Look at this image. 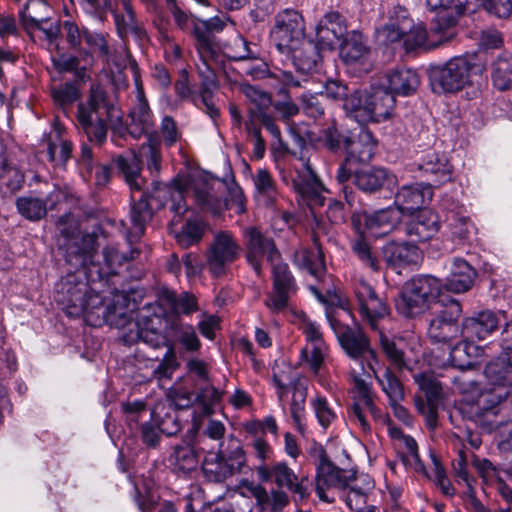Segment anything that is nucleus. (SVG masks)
Listing matches in <instances>:
<instances>
[{
    "label": "nucleus",
    "instance_id": "obj_1",
    "mask_svg": "<svg viewBox=\"0 0 512 512\" xmlns=\"http://www.w3.org/2000/svg\"><path fill=\"white\" fill-rule=\"evenodd\" d=\"M336 334L342 349L353 362L350 366V375L355 395L351 417L364 432H370L367 414L377 417L379 411L373 401L370 374L365 368V363L369 370L374 371V365L378 364L377 354L371 348L368 337L359 329L346 327Z\"/></svg>",
    "mask_w": 512,
    "mask_h": 512
},
{
    "label": "nucleus",
    "instance_id": "obj_2",
    "mask_svg": "<svg viewBox=\"0 0 512 512\" xmlns=\"http://www.w3.org/2000/svg\"><path fill=\"white\" fill-rule=\"evenodd\" d=\"M116 164L131 190L130 222L132 228L127 232V240L132 243L138 240L145 231L146 224L151 220L156 202L151 200V195L142 193L145 179L141 175L140 160L133 154L130 157L119 156Z\"/></svg>",
    "mask_w": 512,
    "mask_h": 512
},
{
    "label": "nucleus",
    "instance_id": "obj_3",
    "mask_svg": "<svg viewBox=\"0 0 512 512\" xmlns=\"http://www.w3.org/2000/svg\"><path fill=\"white\" fill-rule=\"evenodd\" d=\"M485 375L494 386L481 392L475 403V415L486 417L490 425L499 412V404L510 395L512 378V350H502V353L485 367Z\"/></svg>",
    "mask_w": 512,
    "mask_h": 512
},
{
    "label": "nucleus",
    "instance_id": "obj_4",
    "mask_svg": "<svg viewBox=\"0 0 512 512\" xmlns=\"http://www.w3.org/2000/svg\"><path fill=\"white\" fill-rule=\"evenodd\" d=\"M121 119L118 107L100 86H92L89 97L79 103L77 120L90 141L103 143L107 136V123Z\"/></svg>",
    "mask_w": 512,
    "mask_h": 512
},
{
    "label": "nucleus",
    "instance_id": "obj_5",
    "mask_svg": "<svg viewBox=\"0 0 512 512\" xmlns=\"http://www.w3.org/2000/svg\"><path fill=\"white\" fill-rule=\"evenodd\" d=\"M56 301L70 317L84 315L87 319L103 306V299L90 291L87 282L76 274H67L56 285Z\"/></svg>",
    "mask_w": 512,
    "mask_h": 512
},
{
    "label": "nucleus",
    "instance_id": "obj_6",
    "mask_svg": "<svg viewBox=\"0 0 512 512\" xmlns=\"http://www.w3.org/2000/svg\"><path fill=\"white\" fill-rule=\"evenodd\" d=\"M197 50L201 58V65H198V73L201 78L199 100L205 107L206 114L213 120L219 117V109L213 101V93L217 89V80L212 66L218 62L219 54L215 39L206 31L195 28Z\"/></svg>",
    "mask_w": 512,
    "mask_h": 512
},
{
    "label": "nucleus",
    "instance_id": "obj_7",
    "mask_svg": "<svg viewBox=\"0 0 512 512\" xmlns=\"http://www.w3.org/2000/svg\"><path fill=\"white\" fill-rule=\"evenodd\" d=\"M217 181L209 175H200L193 179L194 197L203 211L214 216L221 215L225 210H232L236 214L246 211V198L242 189L234 185L229 188V197L222 200L215 191Z\"/></svg>",
    "mask_w": 512,
    "mask_h": 512
},
{
    "label": "nucleus",
    "instance_id": "obj_8",
    "mask_svg": "<svg viewBox=\"0 0 512 512\" xmlns=\"http://www.w3.org/2000/svg\"><path fill=\"white\" fill-rule=\"evenodd\" d=\"M439 279L431 275H423L407 281L396 301L398 312L405 317H414L425 310L441 291Z\"/></svg>",
    "mask_w": 512,
    "mask_h": 512
},
{
    "label": "nucleus",
    "instance_id": "obj_9",
    "mask_svg": "<svg viewBox=\"0 0 512 512\" xmlns=\"http://www.w3.org/2000/svg\"><path fill=\"white\" fill-rule=\"evenodd\" d=\"M499 325L497 316L492 311H481L467 317L462 322V342L456 344L450 353L451 364L461 370L472 366L469 359H462L466 344L476 340H484L490 336Z\"/></svg>",
    "mask_w": 512,
    "mask_h": 512
},
{
    "label": "nucleus",
    "instance_id": "obj_10",
    "mask_svg": "<svg viewBox=\"0 0 512 512\" xmlns=\"http://www.w3.org/2000/svg\"><path fill=\"white\" fill-rule=\"evenodd\" d=\"M475 68L474 57L456 56L430 71L432 89L436 93L456 92L469 85Z\"/></svg>",
    "mask_w": 512,
    "mask_h": 512
},
{
    "label": "nucleus",
    "instance_id": "obj_11",
    "mask_svg": "<svg viewBox=\"0 0 512 512\" xmlns=\"http://www.w3.org/2000/svg\"><path fill=\"white\" fill-rule=\"evenodd\" d=\"M435 316L430 320L428 336L434 343L448 344L452 341L462 340V325L457 320L462 314L458 301L451 299L448 303H435Z\"/></svg>",
    "mask_w": 512,
    "mask_h": 512
},
{
    "label": "nucleus",
    "instance_id": "obj_12",
    "mask_svg": "<svg viewBox=\"0 0 512 512\" xmlns=\"http://www.w3.org/2000/svg\"><path fill=\"white\" fill-rule=\"evenodd\" d=\"M245 246V258L257 275H261L263 261L274 263L280 260V252L274 240L266 236L256 226H247L241 229Z\"/></svg>",
    "mask_w": 512,
    "mask_h": 512
},
{
    "label": "nucleus",
    "instance_id": "obj_13",
    "mask_svg": "<svg viewBox=\"0 0 512 512\" xmlns=\"http://www.w3.org/2000/svg\"><path fill=\"white\" fill-rule=\"evenodd\" d=\"M271 37L280 53L296 49L306 39L303 16L293 9L279 12L274 19Z\"/></svg>",
    "mask_w": 512,
    "mask_h": 512
},
{
    "label": "nucleus",
    "instance_id": "obj_14",
    "mask_svg": "<svg viewBox=\"0 0 512 512\" xmlns=\"http://www.w3.org/2000/svg\"><path fill=\"white\" fill-rule=\"evenodd\" d=\"M295 173L292 185L300 200L312 211L322 207L326 200L324 193L327 190L317 177L311 159L301 157L300 165L295 166Z\"/></svg>",
    "mask_w": 512,
    "mask_h": 512
},
{
    "label": "nucleus",
    "instance_id": "obj_15",
    "mask_svg": "<svg viewBox=\"0 0 512 512\" xmlns=\"http://www.w3.org/2000/svg\"><path fill=\"white\" fill-rule=\"evenodd\" d=\"M242 247L234 234L228 230L217 231L207 252V266L210 273L219 277L227 267L240 257Z\"/></svg>",
    "mask_w": 512,
    "mask_h": 512
},
{
    "label": "nucleus",
    "instance_id": "obj_16",
    "mask_svg": "<svg viewBox=\"0 0 512 512\" xmlns=\"http://www.w3.org/2000/svg\"><path fill=\"white\" fill-rule=\"evenodd\" d=\"M256 475L261 482H273L277 488H286L294 495V501H303L310 495L305 480L299 479L286 462L262 464L256 467Z\"/></svg>",
    "mask_w": 512,
    "mask_h": 512
},
{
    "label": "nucleus",
    "instance_id": "obj_17",
    "mask_svg": "<svg viewBox=\"0 0 512 512\" xmlns=\"http://www.w3.org/2000/svg\"><path fill=\"white\" fill-rule=\"evenodd\" d=\"M340 58L349 68L368 73L374 67L373 49L359 31L348 32L340 44Z\"/></svg>",
    "mask_w": 512,
    "mask_h": 512
},
{
    "label": "nucleus",
    "instance_id": "obj_18",
    "mask_svg": "<svg viewBox=\"0 0 512 512\" xmlns=\"http://www.w3.org/2000/svg\"><path fill=\"white\" fill-rule=\"evenodd\" d=\"M413 378L419 389L425 394V398L415 397L416 409L424 417L427 427L430 430H435L438 425V410L442 400V386L429 373H417Z\"/></svg>",
    "mask_w": 512,
    "mask_h": 512
},
{
    "label": "nucleus",
    "instance_id": "obj_19",
    "mask_svg": "<svg viewBox=\"0 0 512 512\" xmlns=\"http://www.w3.org/2000/svg\"><path fill=\"white\" fill-rule=\"evenodd\" d=\"M272 266V291L265 299V306L274 314L283 312L289 307V300L297 291L295 278L286 263L281 259L270 263Z\"/></svg>",
    "mask_w": 512,
    "mask_h": 512
},
{
    "label": "nucleus",
    "instance_id": "obj_20",
    "mask_svg": "<svg viewBox=\"0 0 512 512\" xmlns=\"http://www.w3.org/2000/svg\"><path fill=\"white\" fill-rule=\"evenodd\" d=\"M353 481H358L355 471L336 467L327 459L324 451H321L316 474V493L320 500L332 502L328 498L326 490L330 488L344 490Z\"/></svg>",
    "mask_w": 512,
    "mask_h": 512
},
{
    "label": "nucleus",
    "instance_id": "obj_21",
    "mask_svg": "<svg viewBox=\"0 0 512 512\" xmlns=\"http://www.w3.org/2000/svg\"><path fill=\"white\" fill-rule=\"evenodd\" d=\"M353 286L362 318L376 329L377 321L389 314L388 305L378 297L373 287L364 278H355Z\"/></svg>",
    "mask_w": 512,
    "mask_h": 512
},
{
    "label": "nucleus",
    "instance_id": "obj_22",
    "mask_svg": "<svg viewBox=\"0 0 512 512\" xmlns=\"http://www.w3.org/2000/svg\"><path fill=\"white\" fill-rule=\"evenodd\" d=\"M203 175L195 174L191 177H176L171 184H154L151 200L156 202V208H162L168 197L171 198V209L177 216H182L187 211V206L184 201V193L188 186L194 189L193 179L197 176Z\"/></svg>",
    "mask_w": 512,
    "mask_h": 512
},
{
    "label": "nucleus",
    "instance_id": "obj_23",
    "mask_svg": "<svg viewBox=\"0 0 512 512\" xmlns=\"http://www.w3.org/2000/svg\"><path fill=\"white\" fill-rule=\"evenodd\" d=\"M450 29L451 27H445V24L438 22L437 19H435L429 32L422 23L413 25L411 22V29L405 34L404 43L407 49L417 47L432 49L449 41L454 36Z\"/></svg>",
    "mask_w": 512,
    "mask_h": 512
},
{
    "label": "nucleus",
    "instance_id": "obj_24",
    "mask_svg": "<svg viewBox=\"0 0 512 512\" xmlns=\"http://www.w3.org/2000/svg\"><path fill=\"white\" fill-rule=\"evenodd\" d=\"M66 248L67 262L75 268L87 269L90 273L95 268L94 256L96 240L91 235H72L64 237L61 243Z\"/></svg>",
    "mask_w": 512,
    "mask_h": 512
},
{
    "label": "nucleus",
    "instance_id": "obj_25",
    "mask_svg": "<svg viewBox=\"0 0 512 512\" xmlns=\"http://www.w3.org/2000/svg\"><path fill=\"white\" fill-rule=\"evenodd\" d=\"M401 212L389 206L372 213L363 212L356 216L355 221L364 226V229L374 237L387 235L395 229L401 221Z\"/></svg>",
    "mask_w": 512,
    "mask_h": 512
},
{
    "label": "nucleus",
    "instance_id": "obj_26",
    "mask_svg": "<svg viewBox=\"0 0 512 512\" xmlns=\"http://www.w3.org/2000/svg\"><path fill=\"white\" fill-rule=\"evenodd\" d=\"M433 196L432 187L429 184L415 183L403 185L395 194L394 208L401 212V216L410 215L420 210Z\"/></svg>",
    "mask_w": 512,
    "mask_h": 512
},
{
    "label": "nucleus",
    "instance_id": "obj_27",
    "mask_svg": "<svg viewBox=\"0 0 512 512\" xmlns=\"http://www.w3.org/2000/svg\"><path fill=\"white\" fill-rule=\"evenodd\" d=\"M243 465L244 456L241 451L236 452L234 458L229 460L224 459L220 453L209 452L204 457L202 470L208 481L223 482Z\"/></svg>",
    "mask_w": 512,
    "mask_h": 512
},
{
    "label": "nucleus",
    "instance_id": "obj_28",
    "mask_svg": "<svg viewBox=\"0 0 512 512\" xmlns=\"http://www.w3.org/2000/svg\"><path fill=\"white\" fill-rule=\"evenodd\" d=\"M135 82L137 102L129 112L130 122L128 123V131L132 137L140 138L154 131V120L145 98L143 87L137 77L135 78Z\"/></svg>",
    "mask_w": 512,
    "mask_h": 512
},
{
    "label": "nucleus",
    "instance_id": "obj_29",
    "mask_svg": "<svg viewBox=\"0 0 512 512\" xmlns=\"http://www.w3.org/2000/svg\"><path fill=\"white\" fill-rule=\"evenodd\" d=\"M411 29V19L406 9L396 8L386 23L376 29L375 37L379 44L390 45L405 40V34Z\"/></svg>",
    "mask_w": 512,
    "mask_h": 512
},
{
    "label": "nucleus",
    "instance_id": "obj_30",
    "mask_svg": "<svg viewBox=\"0 0 512 512\" xmlns=\"http://www.w3.org/2000/svg\"><path fill=\"white\" fill-rule=\"evenodd\" d=\"M154 320L153 318H142L138 320L134 324L135 330L130 329L129 332L122 335L123 342L128 345L134 342H141L154 349L160 347H166L168 349V346L173 344L154 326Z\"/></svg>",
    "mask_w": 512,
    "mask_h": 512
},
{
    "label": "nucleus",
    "instance_id": "obj_31",
    "mask_svg": "<svg viewBox=\"0 0 512 512\" xmlns=\"http://www.w3.org/2000/svg\"><path fill=\"white\" fill-rule=\"evenodd\" d=\"M346 27L337 12L327 13L316 26V45L321 50H332L343 36Z\"/></svg>",
    "mask_w": 512,
    "mask_h": 512
},
{
    "label": "nucleus",
    "instance_id": "obj_32",
    "mask_svg": "<svg viewBox=\"0 0 512 512\" xmlns=\"http://www.w3.org/2000/svg\"><path fill=\"white\" fill-rule=\"evenodd\" d=\"M354 184L365 193H374L383 187H389L396 183V177L387 169L372 167L360 169L354 173Z\"/></svg>",
    "mask_w": 512,
    "mask_h": 512
},
{
    "label": "nucleus",
    "instance_id": "obj_33",
    "mask_svg": "<svg viewBox=\"0 0 512 512\" xmlns=\"http://www.w3.org/2000/svg\"><path fill=\"white\" fill-rule=\"evenodd\" d=\"M476 272L464 259L455 258L450 265V274L446 278L444 287L454 293L468 291L474 282Z\"/></svg>",
    "mask_w": 512,
    "mask_h": 512
},
{
    "label": "nucleus",
    "instance_id": "obj_34",
    "mask_svg": "<svg viewBox=\"0 0 512 512\" xmlns=\"http://www.w3.org/2000/svg\"><path fill=\"white\" fill-rule=\"evenodd\" d=\"M387 87L394 96H409L416 92L420 85L418 73L410 68H401L389 72L386 75Z\"/></svg>",
    "mask_w": 512,
    "mask_h": 512
},
{
    "label": "nucleus",
    "instance_id": "obj_35",
    "mask_svg": "<svg viewBox=\"0 0 512 512\" xmlns=\"http://www.w3.org/2000/svg\"><path fill=\"white\" fill-rule=\"evenodd\" d=\"M320 51L321 49L313 41L306 38L301 41L296 49L281 53L292 58L294 66L298 71L310 73L316 68L320 60Z\"/></svg>",
    "mask_w": 512,
    "mask_h": 512
},
{
    "label": "nucleus",
    "instance_id": "obj_36",
    "mask_svg": "<svg viewBox=\"0 0 512 512\" xmlns=\"http://www.w3.org/2000/svg\"><path fill=\"white\" fill-rule=\"evenodd\" d=\"M439 230L438 215L428 209L420 210L407 225V234L417 241L431 239Z\"/></svg>",
    "mask_w": 512,
    "mask_h": 512
},
{
    "label": "nucleus",
    "instance_id": "obj_37",
    "mask_svg": "<svg viewBox=\"0 0 512 512\" xmlns=\"http://www.w3.org/2000/svg\"><path fill=\"white\" fill-rule=\"evenodd\" d=\"M250 492L263 512H280L290 501L288 494L280 488L268 492L265 487L257 484L250 487Z\"/></svg>",
    "mask_w": 512,
    "mask_h": 512
},
{
    "label": "nucleus",
    "instance_id": "obj_38",
    "mask_svg": "<svg viewBox=\"0 0 512 512\" xmlns=\"http://www.w3.org/2000/svg\"><path fill=\"white\" fill-rule=\"evenodd\" d=\"M383 255L387 265L394 269L419 261L418 248L409 243H388L383 248Z\"/></svg>",
    "mask_w": 512,
    "mask_h": 512
},
{
    "label": "nucleus",
    "instance_id": "obj_39",
    "mask_svg": "<svg viewBox=\"0 0 512 512\" xmlns=\"http://www.w3.org/2000/svg\"><path fill=\"white\" fill-rule=\"evenodd\" d=\"M371 121L380 122L391 116L395 106V97L385 87H372L368 91V103Z\"/></svg>",
    "mask_w": 512,
    "mask_h": 512
},
{
    "label": "nucleus",
    "instance_id": "obj_40",
    "mask_svg": "<svg viewBox=\"0 0 512 512\" xmlns=\"http://www.w3.org/2000/svg\"><path fill=\"white\" fill-rule=\"evenodd\" d=\"M426 2L431 10H439L436 16L438 22H443L445 27L451 28L470 5L466 0H426Z\"/></svg>",
    "mask_w": 512,
    "mask_h": 512
},
{
    "label": "nucleus",
    "instance_id": "obj_41",
    "mask_svg": "<svg viewBox=\"0 0 512 512\" xmlns=\"http://www.w3.org/2000/svg\"><path fill=\"white\" fill-rule=\"evenodd\" d=\"M419 170L430 175L434 182L444 183L451 179L452 166L444 155L429 152L418 165Z\"/></svg>",
    "mask_w": 512,
    "mask_h": 512
},
{
    "label": "nucleus",
    "instance_id": "obj_42",
    "mask_svg": "<svg viewBox=\"0 0 512 512\" xmlns=\"http://www.w3.org/2000/svg\"><path fill=\"white\" fill-rule=\"evenodd\" d=\"M376 144L373 134L369 130L361 128L356 139L351 137L345 140V150L351 156L357 157L359 161L366 162L373 157Z\"/></svg>",
    "mask_w": 512,
    "mask_h": 512
},
{
    "label": "nucleus",
    "instance_id": "obj_43",
    "mask_svg": "<svg viewBox=\"0 0 512 512\" xmlns=\"http://www.w3.org/2000/svg\"><path fill=\"white\" fill-rule=\"evenodd\" d=\"M315 245L317 246V251H309L305 248L296 250L293 260L298 267L306 269L313 277L320 280L324 276L326 268L323 253L316 241Z\"/></svg>",
    "mask_w": 512,
    "mask_h": 512
},
{
    "label": "nucleus",
    "instance_id": "obj_44",
    "mask_svg": "<svg viewBox=\"0 0 512 512\" xmlns=\"http://www.w3.org/2000/svg\"><path fill=\"white\" fill-rule=\"evenodd\" d=\"M368 91L355 90L345 98L343 109L347 115L360 124L371 121L370 108L368 105Z\"/></svg>",
    "mask_w": 512,
    "mask_h": 512
},
{
    "label": "nucleus",
    "instance_id": "obj_45",
    "mask_svg": "<svg viewBox=\"0 0 512 512\" xmlns=\"http://www.w3.org/2000/svg\"><path fill=\"white\" fill-rule=\"evenodd\" d=\"M169 463L176 473L187 474L198 465V456L190 445H176L169 456Z\"/></svg>",
    "mask_w": 512,
    "mask_h": 512
},
{
    "label": "nucleus",
    "instance_id": "obj_46",
    "mask_svg": "<svg viewBox=\"0 0 512 512\" xmlns=\"http://www.w3.org/2000/svg\"><path fill=\"white\" fill-rule=\"evenodd\" d=\"M494 86L499 90H506L512 85V54L501 53L492 63L491 71Z\"/></svg>",
    "mask_w": 512,
    "mask_h": 512
},
{
    "label": "nucleus",
    "instance_id": "obj_47",
    "mask_svg": "<svg viewBox=\"0 0 512 512\" xmlns=\"http://www.w3.org/2000/svg\"><path fill=\"white\" fill-rule=\"evenodd\" d=\"M328 351L327 344H313L305 345L300 352L301 361L308 366L314 376L319 378V381H321L320 372L328 357Z\"/></svg>",
    "mask_w": 512,
    "mask_h": 512
},
{
    "label": "nucleus",
    "instance_id": "obj_48",
    "mask_svg": "<svg viewBox=\"0 0 512 512\" xmlns=\"http://www.w3.org/2000/svg\"><path fill=\"white\" fill-rule=\"evenodd\" d=\"M160 301L171 308L172 311L182 312L189 315L198 310L196 297L189 293H182L180 296L170 290H163Z\"/></svg>",
    "mask_w": 512,
    "mask_h": 512
},
{
    "label": "nucleus",
    "instance_id": "obj_49",
    "mask_svg": "<svg viewBox=\"0 0 512 512\" xmlns=\"http://www.w3.org/2000/svg\"><path fill=\"white\" fill-rule=\"evenodd\" d=\"M357 479L358 481H353L348 487H346L347 493L345 502L350 510H353L355 507H359L362 504H366L368 493L373 488V483L368 476L362 475L357 477Z\"/></svg>",
    "mask_w": 512,
    "mask_h": 512
},
{
    "label": "nucleus",
    "instance_id": "obj_50",
    "mask_svg": "<svg viewBox=\"0 0 512 512\" xmlns=\"http://www.w3.org/2000/svg\"><path fill=\"white\" fill-rule=\"evenodd\" d=\"M16 207L19 214L30 221H39L47 213L44 200L33 195L17 198Z\"/></svg>",
    "mask_w": 512,
    "mask_h": 512
},
{
    "label": "nucleus",
    "instance_id": "obj_51",
    "mask_svg": "<svg viewBox=\"0 0 512 512\" xmlns=\"http://www.w3.org/2000/svg\"><path fill=\"white\" fill-rule=\"evenodd\" d=\"M49 160L55 165L64 167L71 154V144L62 139L59 131L50 135L47 145Z\"/></svg>",
    "mask_w": 512,
    "mask_h": 512
},
{
    "label": "nucleus",
    "instance_id": "obj_52",
    "mask_svg": "<svg viewBox=\"0 0 512 512\" xmlns=\"http://www.w3.org/2000/svg\"><path fill=\"white\" fill-rule=\"evenodd\" d=\"M310 405L319 425L323 429H327L336 421L337 413L325 396L316 394L310 399Z\"/></svg>",
    "mask_w": 512,
    "mask_h": 512
},
{
    "label": "nucleus",
    "instance_id": "obj_53",
    "mask_svg": "<svg viewBox=\"0 0 512 512\" xmlns=\"http://www.w3.org/2000/svg\"><path fill=\"white\" fill-rule=\"evenodd\" d=\"M383 392L387 395L389 402H400L403 397V387L398 378L393 374L390 368H385L383 375H378L376 368L372 371Z\"/></svg>",
    "mask_w": 512,
    "mask_h": 512
},
{
    "label": "nucleus",
    "instance_id": "obj_54",
    "mask_svg": "<svg viewBox=\"0 0 512 512\" xmlns=\"http://www.w3.org/2000/svg\"><path fill=\"white\" fill-rule=\"evenodd\" d=\"M446 221L448 222L453 240L461 242L469 237L473 225L468 217L462 215L460 212L450 211L446 216Z\"/></svg>",
    "mask_w": 512,
    "mask_h": 512
},
{
    "label": "nucleus",
    "instance_id": "obj_55",
    "mask_svg": "<svg viewBox=\"0 0 512 512\" xmlns=\"http://www.w3.org/2000/svg\"><path fill=\"white\" fill-rule=\"evenodd\" d=\"M174 335L187 352H197L202 346L195 328L190 324H176L174 326Z\"/></svg>",
    "mask_w": 512,
    "mask_h": 512
},
{
    "label": "nucleus",
    "instance_id": "obj_56",
    "mask_svg": "<svg viewBox=\"0 0 512 512\" xmlns=\"http://www.w3.org/2000/svg\"><path fill=\"white\" fill-rule=\"evenodd\" d=\"M124 13L119 14L116 11H112L114 16L115 26L118 35L124 40V38L130 33H138L139 27L137 19L132 6L122 7Z\"/></svg>",
    "mask_w": 512,
    "mask_h": 512
},
{
    "label": "nucleus",
    "instance_id": "obj_57",
    "mask_svg": "<svg viewBox=\"0 0 512 512\" xmlns=\"http://www.w3.org/2000/svg\"><path fill=\"white\" fill-rule=\"evenodd\" d=\"M204 235V223L197 220H187L181 231L176 234L179 245L187 248L198 243Z\"/></svg>",
    "mask_w": 512,
    "mask_h": 512
},
{
    "label": "nucleus",
    "instance_id": "obj_58",
    "mask_svg": "<svg viewBox=\"0 0 512 512\" xmlns=\"http://www.w3.org/2000/svg\"><path fill=\"white\" fill-rule=\"evenodd\" d=\"M305 400H306V390L296 388L293 397L292 403L290 406V414L291 418L295 424L296 429L299 433L304 434L306 429L305 424Z\"/></svg>",
    "mask_w": 512,
    "mask_h": 512
},
{
    "label": "nucleus",
    "instance_id": "obj_59",
    "mask_svg": "<svg viewBox=\"0 0 512 512\" xmlns=\"http://www.w3.org/2000/svg\"><path fill=\"white\" fill-rule=\"evenodd\" d=\"M221 399V391L214 386H206L195 396V404L200 407L203 415H209L213 413V407L220 403Z\"/></svg>",
    "mask_w": 512,
    "mask_h": 512
},
{
    "label": "nucleus",
    "instance_id": "obj_60",
    "mask_svg": "<svg viewBox=\"0 0 512 512\" xmlns=\"http://www.w3.org/2000/svg\"><path fill=\"white\" fill-rule=\"evenodd\" d=\"M178 366L179 363L177 361L175 347L174 345H169L168 349H166L163 359L154 369V376L158 380L170 379Z\"/></svg>",
    "mask_w": 512,
    "mask_h": 512
},
{
    "label": "nucleus",
    "instance_id": "obj_61",
    "mask_svg": "<svg viewBox=\"0 0 512 512\" xmlns=\"http://www.w3.org/2000/svg\"><path fill=\"white\" fill-rule=\"evenodd\" d=\"M475 6H483L490 14L498 18H509L512 15V0H466Z\"/></svg>",
    "mask_w": 512,
    "mask_h": 512
},
{
    "label": "nucleus",
    "instance_id": "obj_62",
    "mask_svg": "<svg viewBox=\"0 0 512 512\" xmlns=\"http://www.w3.org/2000/svg\"><path fill=\"white\" fill-rule=\"evenodd\" d=\"M352 250L365 266L369 267L373 271H377L379 269V260L377 256L362 237H359L353 242Z\"/></svg>",
    "mask_w": 512,
    "mask_h": 512
},
{
    "label": "nucleus",
    "instance_id": "obj_63",
    "mask_svg": "<svg viewBox=\"0 0 512 512\" xmlns=\"http://www.w3.org/2000/svg\"><path fill=\"white\" fill-rule=\"evenodd\" d=\"M242 92L245 97L256 106L258 109L257 113L261 111L266 112V110L272 105L271 95L257 86L244 85L242 87Z\"/></svg>",
    "mask_w": 512,
    "mask_h": 512
},
{
    "label": "nucleus",
    "instance_id": "obj_64",
    "mask_svg": "<svg viewBox=\"0 0 512 512\" xmlns=\"http://www.w3.org/2000/svg\"><path fill=\"white\" fill-rule=\"evenodd\" d=\"M380 344L383 352L392 365H394L398 370H402L407 367L404 353L397 346L395 341L389 339L383 334H380Z\"/></svg>",
    "mask_w": 512,
    "mask_h": 512
}]
</instances>
